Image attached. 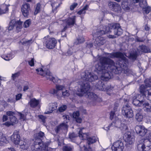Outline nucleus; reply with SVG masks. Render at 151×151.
I'll use <instances>...</instances> for the list:
<instances>
[{
  "label": "nucleus",
  "instance_id": "nucleus-1",
  "mask_svg": "<svg viewBox=\"0 0 151 151\" xmlns=\"http://www.w3.org/2000/svg\"><path fill=\"white\" fill-rule=\"evenodd\" d=\"M99 73L101 74V79L107 81L111 78V73L119 74L122 72V67L116 66L113 60L102 58L100 62L96 65Z\"/></svg>",
  "mask_w": 151,
  "mask_h": 151
},
{
  "label": "nucleus",
  "instance_id": "nucleus-2",
  "mask_svg": "<svg viewBox=\"0 0 151 151\" xmlns=\"http://www.w3.org/2000/svg\"><path fill=\"white\" fill-rule=\"evenodd\" d=\"M110 29L112 30L114 32L115 35H109L108 36L109 38H115L116 37V35L119 36L123 33V30L121 28L119 24L114 23L109 24L108 26H102V28H101L100 30L97 32V34L101 35L106 33L110 32H111Z\"/></svg>",
  "mask_w": 151,
  "mask_h": 151
},
{
  "label": "nucleus",
  "instance_id": "nucleus-3",
  "mask_svg": "<svg viewBox=\"0 0 151 151\" xmlns=\"http://www.w3.org/2000/svg\"><path fill=\"white\" fill-rule=\"evenodd\" d=\"M36 71L38 74L41 76H46V77L47 79H49L54 83H59L60 81V80L58 79L57 78H55L52 76L51 73H50L49 70L47 69L46 70L45 69L44 70L43 66L42 68L36 69Z\"/></svg>",
  "mask_w": 151,
  "mask_h": 151
},
{
  "label": "nucleus",
  "instance_id": "nucleus-4",
  "mask_svg": "<svg viewBox=\"0 0 151 151\" xmlns=\"http://www.w3.org/2000/svg\"><path fill=\"white\" fill-rule=\"evenodd\" d=\"M32 151H48V145L41 142L40 140L39 141H34V142L31 146Z\"/></svg>",
  "mask_w": 151,
  "mask_h": 151
},
{
  "label": "nucleus",
  "instance_id": "nucleus-5",
  "mask_svg": "<svg viewBox=\"0 0 151 151\" xmlns=\"http://www.w3.org/2000/svg\"><path fill=\"white\" fill-rule=\"evenodd\" d=\"M79 86L78 89L76 94L80 96H82L85 95L89 91L90 88V85L87 83L80 82Z\"/></svg>",
  "mask_w": 151,
  "mask_h": 151
},
{
  "label": "nucleus",
  "instance_id": "nucleus-6",
  "mask_svg": "<svg viewBox=\"0 0 151 151\" xmlns=\"http://www.w3.org/2000/svg\"><path fill=\"white\" fill-rule=\"evenodd\" d=\"M81 78L83 80L91 82L97 80L98 77L90 72L83 73L81 74Z\"/></svg>",
  "mask_w": 151,
  "mask_h": 151
},
{
  "label": "nucleus",
  "instance_id": "nucleus-7",
  "mask_svg": "<svg viewBox=\"0 0 151 151\" xmlns=\"http://www.w3.org/2000/svg\"><path fill=\"white\" fill-rule=\"evenodd\" d=\"M119 58L121 60H122L123 62L126 59V57L124 56L122 53L120 52H116L112 53H108L106 57H101L100 58V60L102 58H104L106 59L112 60L110 59V58Z\"/></svg>",
  "mask_w": 151,
  "mask_h": 151
},
{
  "label": "nucleus",
  "instance_id": "nucleus-8",
  "mask_svg": "<svg viewBox=\"0 0 151 151\" xmlns=\"http://www.w3.org/2000/svg\"><path fill=\"white\" fill-rule=\"evenodd\" d=\"M69 118V116L68 115L65 116L64 117V119H65L66 120V122L62 123L55 127V130L56 133H58L61 130L67 129L68 126L67 124V123L68 122Z\"/></svg>",
  "mask_w": 151,
  "mask_h": 151
},
{
  "label": "nucleus",
  "instance_id": "nucleus-9",
  "mask_svg": "<svg viewBox=\"0 0 151 151\" xmlns=\"http://www.w3.org/2000/svg\"><path fill=\"white\" fill-rule=\"evenodd\" d=\"M122 112L127 117L131 118L133 116V111L128 105L123 106Z\"/></svg>",
  "mask_w": 151,
  "mask_h": 151
},
{
  "label": "nucleus",
  "instance_id": "nucleus-10",
  "mask_svg": "<svg viewBox=\"0 0 151 151\" xmlns=\"http://www.w3.org/2000/svg\"><path fill=\"white\" fill-rule=\"evenodd\" d=\"M108 5L111 11L117 13L121 12L122 9L119 4L115 2L111 1L109 3Z\"/></svg>",
  "mask_w": 151,
  "mask_h": 151
},
{
  "label": "nucleus",
  "instance_id": "nucleus-11",
  "mask_svg": "<svg viewBox=\"0 0 151 151\" xmlns=\"http://www.w3.org/2000/svg\"><path fill=\"white\" fill-rule=\"evenodd\" d=\"M64 86L60 85L56 86V89H53L50 91V93L58 96H61L62 92L65 89Z\"/></svg>",
  "mask_w": 151,
  "mask_h": 151
},
{
  "label": "nucleus",
  "instance_id": "nucleus-12",
  "mask_svg": "<svg viewBox=\"0 0 151 151\" xmlns=\"http://www.w3.org/2000/svg\"><path fill=\"white\" fill-rule=\"evenodd\" d=\"M124 148L123 143L121 140L115 142L111 147L113 151H123Z\"/></svg>",
  "mask_w": 151,
  "mask_h": 151
},
{
  "label": "nucleus",
  "instance_id": "nucleus-13",
  "mask_svg": "<svg viewBox=\"0 0 151 151\" xmlns=\"http://www.w3.org/2000/svg\"><path fill=\"white\" fill-rule=\"evenodd\" d=\"M57 42L55 39L53 38H49L46 40L45 45L46 47L50 49L54 48L56 45Z\"/></svg>",
  "mask_w": 151,
  "mask_h": 151
},
{
  "label": "nucleus",
  "instance_id": "nucleus-14",
  "mask_svg": "<svg viewBox=\"0 0 151 151\" xmlns=\"http://www.w3.org/2000/svg\"><path fill=\"white\" fill-rule=\"evenodd\" d=\"M76 21V16H72V17L68 18L66 22V25L62 31V32H64L68 27H71L75 24Z\"/></svg>",
  "mask_w": 151,
  "mask_h": 151
},
{
  "label": "nucleus",
  "instance_id": "nucleus-15",
  "mask_svg": "<svg viewBox=\"0 0 151 151\" xmlns=\"http://www.w3.org/2000/svg\"><path fill=\"white\" fill-rule=\"evenodd\" d=\"M127 60L126 58V59L124 62L122 60H121L119 62L118 64H116V65H115L116 66H118V67H122V72L120 73L122 71H123L124 73L125 74H128V73H129L130 70L129 69L126 67V63H127Z\"/></svg>",
  "mask_w": 151,
  "mask_h": 151
},
{
  "label": "nucleus",
  "instance_id": "nucleus-16",
  "mask_svg": "<svg viewBox=\"0 0 151 151\" xmlns=\"http://www.w3.org/2000/svg\"><path fill=\"white\" fill-rule=\"evenodd\" d=\"M136 133L140 136H143L145 135L147 132V130L143 126H137L135 127Z\"/></svg>",
  "mask_w": 151,
  "mask_h": 151
},
{
  "label": "nucleus",
  "instance_id": "nucleus-17",
  "mask_svg": "<svg viewBox=\"0 0 151 151\" xmlns=\"http://www.w3.org/2000/svg\"><path fill=\"white\" fill-rule=\"evenodd\" d=\"M11 140L16 145H18L20 141V137L19 132L15 131L13 134L11 136Z\"/></svg>",
  "mask_w": 151,
  "mask_h": 151
},
{
  "label": "nucleus",
  "instance_id": "nucleus-18",
  "mask_svg": "<svg viewBox=\"0 0 151 151\" xmlns=\"http://www.w3.org/2000/svg\"><path fill=\"white\" fill-rule=\"evenodd\" d=\"M22 11L24 16L27 17L30 11L29 4L28 3L24 4L22 6Z\"/></svg>",
  "mask_w": 151,
  "mask_h": 151
},
{
  "label": "nucleus",
  "instance_id": "nucleus-19",
  "mask_svg": "<svg viewBox=\"0 0 151 151\" xmlns=\"http://www.w3.org/2000/svg\"><path fill=\"white\" fill-rule=\"evenodd\" d=\"M105 42V39L103 37L99 36L95 39L94 44L95 46H100L103 45Z\"/></svg>",
  "mask_w": 151,
  "mask_h": 151
},
{
  "label": "nucleus",
  "instance_id": "nucleus-20",
  "mask_svg": "<svg viewBox=\"0 0 151 151\" xmlns=\"http://www.w3.org/2000/svg\"><path fill=\"white\" fill-rule=\"evenodd\" d=\"M58 106L57 104L55 102L50 103L49 105V110L45 113L47 114L52 113L54 111L57 109Z\"/></svg>",
  "mask_w": 151,
  "mask_h": 151
},
{
  "label": "nucleus",
  "instance_id": "nucleus-21",
  "mask_svg": "<svg viewBox=\"0 0 151 151\" xmlns=\"http://www.w3.org/2000/svg\"><path fill=\"white\" fill-rule=\"evenodd\" d=\"M132 103L134 105L136 106H142L144 105L145 101L143 100H139L137 99L135 97H134L133 98Z\"/></svg>",
  "mask_w": 151,
  "mask_h": 151
},
{
  "label": "nucleus",
  "instance_id": "nucleus-22",
  "mask_svg": "<svg viewBox=\"0 0 151 151\" xmlns=\"http://www.w3.org/2000/svg\"><path fill=\"white\" fill-rule=\"evenodd\" d=\"M95 87L97 89L100 90L104 91L106 89H105L106 86L104 84V82L102 81H98Z\"/></svg>",
  "mask_w": 151,
  "mask_h": 151
},
{
  "label": "nucleus",
  "instance_id": "nucleus-23",
  "mask_svg": "<svg viewBox=\"0 0 151 151\" xmlns=\"http://www.w3.org/2000/svg\"><path fill=\"white\" fill-rule=\"evenodd\" d=\"M44 137V133L41 131H40L35 135L34 141H38L40 140L41 141V142H43L42 141V139Z\"/></svg>",
  "mask_w": 151,
  "mask_h": 151
},
{
  "label": "nucleus",
  "instance_id": "nucleus-24",
  "mask_svg": "<svg viewBox=\"0 0 151 151\" xmlns=\"http://www.w3.org/2000/svg\"><path fill=\"white\" fill-rule=\"evenodd\" d=\"M86 97L93 100H96L98 99L97 95L93 92L89 91L85 95Z\"/></svg>",
  "mask_w": 151,
  "mask_h": 151
},
{
  "label": "nucleus",
  "instance_id": "nucleus-25",
  "mask_svg": "<svg viewBox=\"0 0 151 151\" xmlns=\"http://www.w3.org/2000/svg\"><path fill=\"white\" fill-rule=\"evenodd\" d=\"M134 3H137L139 2L140 6L143 9H145L147 6V3L146 0H133Z\"/></svg>",
  "mask_w": 151,
  "mask_h": 151
},
{
  "label": "nucleus",
  "instance_id": "nucleus-26",
  "mask_svg": "<svg viewBox=\"0 0 151 151\" xmlns=\"http://www.w3.org/2000/svg\"><path fill=\"white\" fill-rule=\"evenodd\" d=\"M147 87L145 85H142L140 86L139 92L142 94L143 97L146 96L147 93V91H149L147 89Z\"/></svg>",
  "mask_w": 151,
  "mask_h": 151
},
{
  "label": "nucleus",
  "instance_id": "nucleus-27",
  "mask_svg": "<svg viewBox=\"0 0 151 151\" xmlns=\"http://www.w3.org/2000/svg\"><path fill=\"white\" fill-rule=\"evenodd\" d=\"M20 148L24 149H27L29 145V142H25L23 140H21L19 143Z\"/></svg>",
  "mask_w": 151,
  "mask_h": 151
},
{
  "label": "nucleus",
  "instance_id": "nucleus-28",
  "mask_svg": "<svg viewBox=\"0 0 151 151\" xmlns=\"http://www.w3.org/2000/svg\"><path fill=\"white\" fill-rule=\"evenodd\" d=\"M79 113L78 111H76L73 112V118L75 119L76 122L78 123H81L82 122L81 119L79 117Z\"/></svg>",
  "mask_w": 151,
  "mask_h": 151
},
{
  "label": "nucleus",
  "instance_id": "nucleus-29",
  "mask_svg": "<svg viewBox=\"0 0 151 151\" xmlns=\"http://www.w3.org/2000/svg\"><path fill=\"white\" fill-rule=\"evenodd\" d=\"M79 136L80 138L82 140L86 139L89 138L90 136L87 133H83L82 130L80 129L78 132Z\"/></svg>",
  "mask_w": 151,
  "mask_h": 151
},
{
  "label": "nucleus",
  "instance_id": "nucleus-30",
  "mask_svg": "<svg viewBox=\"0 0 151 151\" xmlns=\"http://www.w3.org/2000/svg\"><path fill=\"white\" fill-rule=\"evenodd\" d=\"M0 136V146H2L8 142L6 137L3 135L2 133H1Z\"/></svg>",
  "mask_w": 151,
  "mask_h": 151
},
{
  "label": "nucleus",
  "instance_id": "nucleus-31",
  "mask_svg": "<svg viewBox=\"0 0 151 151\" xmlns=\"http://www.w3.org/2000/svg\"><path fill=\"white\" fill-rule=\"evenodd\" d=\"M126 141L130 145L132 144L134 142V139L131 137L130 134H125Z\"/></svg>",
  "mask_w": 151,
  "mask_h": 151
},
{
  "label": "nucleus",
  "instance_id": "nucleus-32",
  "mask_svg": "<svg viewBox=\"0 0 151 151\" xmlns=\"http://www.w3.org/2000/svg\"><path fill=\"white\" fill-rule=\"evenodd\" d=\"M144 146H145V151H147L150 149V147L151 146V142L149 139H146L143 140Z\"/></svg>",
  "mask_w": 151,
  "mask_h": 151
},
{
  "label": "nucleus",
  "instance_id": "nucleus-33",
  "mask_svg": "<svg viewBox=\"0 0 151 151\" xmlns=\"http://www.w3.org/2000/svg\"><path fill=\"white\" fill-rule=\"evenodd\" d=\"M39 103V100H37L35 99H32L30 100L29 103L31 107L35 108L38 105Z\"/></svg>",
  "mask_w": 151,
  "mask_h": 151
},
{
  "label": "nucleus",
  "instance_id": "nucleus-34",
  "mask_svg": "<svg viewBox=\"0 0 151 151\" xmlns=\"http://www.w3.org/2000/svg\"><path fill=\"white\" fill-rule=\"evenodd\" d=\"M139 50L142 52L145 53L149 52L150 51V49L148 47L144 45L139 46Z\"/></svg>",
  "mask_w": 151,
  "mask_h": 151
},
{
  "label": "nucleus",
  "instance_id": "nucleus-35",
  "mask_svg": "<svg viewBox=\"0 0 151 151\" xmlns=\"http://www.w3.org/2000/svg\"><path fill=\"white\" fill-rule=\"evenodd\" d=\"M122 8L125 10H128L129 9V5L128 0H125L122 3Z\"/></svg>",
  "mask_w": 151,
  "mask_h": 151
},
{
  "label": "nucleus",
  "instance_id": "nucleus-36",
  "mask_svg": "<svg viewBox=\"0 0 151 151\" xmlns=\"http://www.w3.org/2000/svg\"><path fill=\"white\" fill-rule=\"evenodd\" d=\"M8 10V7L6 5H3L1 8H0V14L6 13Z\"/></svg>",
  "mask_w": 151,
  "mask_h": 151
},
{
  "label": "nucleus",
  "instance_id": "nucleus-37",
  "mask_svg": "<svg viewBox=\"0 0 151 151\" xmlns=\"http://www.w3.org/2000/svg\"><path fill=\"white\" fill-rule=\"evenodd\" d=\"M97 138L95 137H91L90 136L89 138L87 139V142L88 143V144H93L97 140Z\"/></svg>",
  "mask_w": 151,
  "mask_h": 151
},
{
  "label": "nucleus",
  "instance_id": "nucleus-38",
  "mask_svg": "<svg viewBox=\"0 0 151 151\" xmlns=\"http://www.w3.org/2000/svg\"><path fill=\"white\" fill-rule=\"evenodd\" d=\"M16 22L14 19L12 20L10 22L9 26L8 27V29L9 30H12L14 27L15 26Z\"/></svg>",
  "mask_w": 151,
  "mask_h": 151
},
{
  "label": "nucleus",
  "instance_id": "nucleus-39",
  "mask_svg": "<svg viewBox=\"0 0 151 151\" xmlns=\"http://www.w3.org/2000/svg\"><path fill=\"white\" fill-rule=\"evenodd\" d=\"M113 87L111 86L110 85H109L105 87L106 89L104 91H106L108 94L110 95L113 91Z\"/></svg>",
  "mask_w": 151,
  "mask_h": 151
},
{
  "label": "nucleus",
  "instance_id": "nucleus-40",
  "mask_svg": "<svg viewBox=\"0 0 151 151\" xmlns=\"http://www.w3.org/2000/svg\"><path fill=\"white\" fill-rule=\"evenodd\" d=\"M143 106H145V110L147 112H151V103H149L145 101V104Z\"/></svg>",
  "mask_w": 151,
  "mask_h": 151
},
{
  "label": "nucleus",
  "instance_id": "nucleus-41",
  "mask_svg": "<svg viewBox=\"0 0 151 151\" xmlns=\"http://www.w3.org/2000/svg\"><path fill=\"white\" fill-rule=\"evenodd\" d=\"M137 53L136 51L131 52L130 54L129 58L132 59H136L137 56Z\"/></svg>",
  "mask_w": 151,
  "mask_h": 151
},
{
  "label": "nucleus",
  "instance_id": "nucleus-42",
  "mask_svg": "<svg viewBox=\"0 0 151 151\" xmlns=\"http://www.w3.org/2000/svg\"><path fill=\"white\" fill-rule=\"evenodd\" d=\"M143 118V116L141 113H138L136 115L135 118L139 122L142 121V120Z\"/></svg>",
  "mask_w": 151,
  "mask_h": 151
},
{
  "label": "nucleus",
  "instance_id": "nucleus-43",
  "mask_svg": "<svg viewBox=\"0 0 151 151\" xmlns=\"http://www.w3.org/2000/svg\"><path fill=\"white\" fill-rule=\"evenodd\" d=\"M41 5L39 3L37 4L35 6L34 14L36 15L40 12Z\"/></svg>",
  "mask_w": 151,
  "mask_h": 151
},
{
  "label": "nucleus",
  "instance_id": "nucleus-44",
  "mask_svg": "<svg viewBox=\"0 0 151 151\" xmlns=\"http://www.w3.org/2000/svg\"><path fill=\"white\" fill-rule=\"evenodd\" d=\"M69 138L72 141L74 142V140L77 137V135L74 132L70 133L69 134Z\"/></svg>",
  "mask_w": 151,
  "mask_h": 151
},
{
  "label": "nucleus",
  "instance_id": "nucleus-45",
  "mask_svg": "<svg viewBox=\"0 0 151 151\" xmlns=\"http://www.w3.org/2000/svg\"><path fill=\"white\" fill-rule=\"evenodd\" d=\"M91 144L87 142L86 145H84L83 147L84 151H92L91 147Z\"/></svg>",
  "mask_w": 151,
  "mask_h": 151
},
{
  "label": "nucleus",
  "instance_id": "nucleus-46",
  "mask_svg": "<svg viewBox=\"0 0 151 151\" xmlns=\"http://www.w3.org/2000/svg\"><path fill=\"white\" fill-rule=\"evenodd\" d=\"M88 5H86L82 9L78 12V14L79 15H81L82 14H84L86 13V10L88 9Z\"/></svg>",
  "mask_w": 151,
  "mask_h": 151
},
{
  "label": "nucleus",
  "instance_id": "nucleus-47",
  "mask_svg": "<svg viewBox=\"0 0 151 151\" xmlns=\"http://www.w3.org/2000/svg\"><path fill=\"white\" fill-rule=\"evenodd\" d=\"M10 122L12 123V125L16 124L17 122V118L14 116H12L9 117Z\"/></svg>",
  "mask_w": 151,
  "mask_h": 151
},
{
  "label": "nucleus",
  "instance_id": "nucleus-48",
  "mask_svg": "<svg viewBox=\"0 0 151 151\" xmlns=\"http://www.w3.org/2000/svg\"><path fill=\"white\" fill-rule=\"evenodd\" d=\"M12 56L11 54H8L6 55H3L2 58L5 60L9 61L12 58Z\"/></svg>",
  "mask_w": 151,
  "mask_h": 151
},
{
  "label": "nucleus",
  "instance_id": "nucleus-49",
  "mask_svg": "<svg viewBox=\"0 0 151 151\" xmlns=\"http://www.w3.org/2000/svg\"><path fill=\"white\" fill-rule=\"evenodd\" d=\"M22 22L19 21H17L16 22V25L17 30H19L22 28Z\"/></svg>",
  "mask_w": 151,
  "mask_h": 151
},
{
  "label": "nucleus",
  "instance_id": "nucleus-50",
  "mask_svg": "<svg viewBox=\"0 0 151 151\" xmlns=\"http://www.w3.org/2000/svg\"><path fill=\"white\" fill-rule=\"evenodd\" d=\"M120 124V121L119 120H116L115 122H113L111 124V126H114L116 127H119V126Z\"/></svg>",
  "mask_w": 151,
  "mask_h": 151
},
{
  "label": "nucleus",
  "instance_id": "nucleus-51",
  "mask_svg": "<svg viewBox=\"0 0 151 151\" xmlns=\"http://www.w3.org/2000/svg\"><path fill=\"white\" fill-rule=\"evenodd\" d=\"M143 146H144L143 139H142L137 142V149H140L141 147Z\"/></svg>",
  "mask_w": 151,
  "mask_h": 151
},
{
  "label": "nucleus",
  "instance_id": "nucleus-52",
  "mask_svg": "<svg viewBox=\"0 0 151 151\" xmlns=\"http://www.w3.org/2000/svg\"><path fill=\"white\" fill-rule=\"evenodd\" d=\"M145 86L147 87H151V79H147L145 81Z\"/></svg>",
  "mask_w": 151,
  "mask_h": 151
},
{
  "label": "nucleus",
  "instance_id": "nucleus-53",
  "mask_svg": "<svg viewBox=\"0 0 151 151\" xmlns=\"http://www.w3.org/2000/svg\"><path fill=\"white\" fill-rule=\"evenodd\" d=\"M73 147L68 146H66L63 147V151H72Z\"/></svg>",
  "mask_w": 151,
  "mask_h": 151
},
{
  "label": "nucleus",
  "instance_id": "nucleus-54",
  "mask_svg": "<svg viewBox=\"0 0 151 151\" xmlns=\"http://www.w3.org/2000/svg\"><path fill=\"white\" fill-rule=\"evenodd\" d=\"M70 95V93L68 91L65 90V91H63L62 92L61 95L60 96H62L63 97L65 96H68Z\"/></svg>",
  "mask_w": 151,
  "mask_h": 151
},
{
  "label": "nucleus",
  "instance_id": "nucleus-55",
  "mask_svg": "<svg viewBox=\"0 0 151 151\" xmlns=\"http://www.w3.org/2000/svg\"><path fill=\"white\" fill-rule=\"evenodd\" d=\"M59 5V4L55 2L52 3L51 4V6L52 7V11L56 10L57 8L58 7Z\"/></svg>",
  "mask_w": 151,
  "mask_h": 151
},
{
  "label": "nucleus",
  "instance_id": "nucleus-56",
  "mask_svg": "<svg viewBox=\"0 0 151 151\" xmlns=\"http://www.w3.org/2000/svg\"><path fill=\"white\" fill-rule=\"evenodd\" d=\"M31 23V21L30 19L27 20L24 22V27L27 28L29 27Z\"/></svg>",
  "mask_w": 151,
  "mask_h": 151
},
{
  "label": "nucleus",
  "instance_id": "nucleus-57",
  "mask_svg": "<svg viewBox=\"0 0 151 151\" xmlns=\"http://www.w3.org/2000/svg\"><path fill=\"white\" fill-rule=\"evenodd\" d=\"M84 39L83 37H79L77 39V41L75 42L76 44H79L83 43L84 41Z\"/></svg>",
  "mask_w": 151,
  "mask_h": 151
},
{
  "label": "nucleus",
  "instance_id": "nucleus-58",
  "mask_svg": "<svg viewBox=\"0 0 151 151\" xmlns=\"http://www.w3.org/2000/svg\"><path fill=\"white\" fill-rule=\"evenodd\" d=\"M67 108V106L65 105L61 106L58 108V111L60 112H62L65 111Z\"/></svg>",
  "mask_w": 151,
  "mask_h": 151
},
{
  "label": "nucleus",
  "instance_id": "nucleus-59",
  "mask_svg": "<svg viewBox=\"0 0 151 151\" xmlns=\"http://www.w3.org/2000/svg\"><path fill=\"white\" fill-rule=\"evenodd\" d=\"M20 75L19 72H17L12 74V78L13 80H14L15 79L18 77Z\"/></svg>",
  "mask_w": 151,
  "mask_h": 151
},
{
  "label": "nucleus",
  "instance_id": "nucleus-60",
  "mask_svg": "<svg viewBox=\"0 0 151 151\" xmlns=\"http://www.w3.org/2000/svg\"><path fill=\"white\" fill-rule=\"evenodd\" d=\"M22 44L23 45H28L30 43H32V40H26L23 42H21Z\"/></svg>",
  "mask_w": 151,
  "mask_h": 151
},
{
  "label": "nucleus",
  "instance_id": "nucleus-61",
  "mask_svg": "<svg viewBox=\"0 0 151 151\" xmlns=\"http://www.w3.org/2000/svg\"><path fill=\"white\" fill-rule=\"evenodd\" d=\"M78 4L76 3H74L70 7V9L71 10H73L77 6Z\"/></svg>",
  "mask_w": 151,
  "mask_h": 151
},
{
  "label": "nucleus",
  "instance_id": "nucleus-62",
  "mask_svg": "<svg viewBox=\"0 0 151 151\" xmlns=\"http://www.w3.org/2000/svg\"><path fill=\"white\" fill-rule=\"evenodd\" d=\"M39 117L40 119H41L42 120V122L43 123L45 122V119H46V117L43 116L42 115H40L39 116Z\"/></svg>",
  "mask_w": 151,
  "mask_h": 151
},
{
  "label": "nucleus",
  "instance_id": "nucleus-63",
  "mask_svg": "<svg viewBox=\"0 0 151 151\" xmlns=\"http://www.w3.org/2000/svg\"><path fill=\"white\" fill-rule=\"evenodd\" d=\"M121 127H120L121 129L123 130H126L127 129V126L123 124H121Z\"/></svg>",
  "mask_w": 151,
  "mask_h": 151
},
{
  "label": "nucleus",
  "instance_id": "nucleus-64",
  "mask_svg": "<svg viewBox=\"0 0 151 151\" xmlns=\"http://www.w3.org/2000/svg\"><path fill=\"white\" fill-rule=\"evenodd\" d=\"M147 97L149 100L151 101V89L147 91Z\"/></svg>",
  "mask_w": 151,
  "mask_h": 151
}]
</instances>
